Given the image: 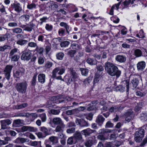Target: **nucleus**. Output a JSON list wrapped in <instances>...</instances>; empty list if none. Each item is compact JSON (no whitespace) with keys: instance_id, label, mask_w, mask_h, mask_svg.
I'll list each match as a JSON object with an SVG mask.
<instances>
[{"instance_id":"nucleus-1","label":"nucleus","mask_w":147,"mask_h":147,"mask_svg":"<svg viewBox=\"0 0 147 147\" xmlns=\"http://www.w3.org/2000/svg\"><path fill=\"white\" fill-rule=\"evenodd\" d=\"M105 70L110 76H116L119 77L121 75V71L119 70L117 67L112 63L107 62L105 64Z\"/></svg>"},{"instance_id":"nucleus-2","label":"nucleus","mask_w":147,"mask_h":147,"mask_svg":"<svg viewBox=\"0 0 147 147\" xmlns=\"http://www.w3.org/2000/svg\"><path fill=\"white\" fill-rule=\"evenodd\" d=\"M145 130L144 129L139 128L136 131L135 136V140L137 142H140L143 138Z\"/></svg>"},{"instance_id":"nucleus-3","label":"nucleus","mask_w":147,"mask_h":147,"mask_svg":"<svg viewBox=\"0 0 147 147\" xmlns=\"http://www.w3.org/2000/svg\"><path fill=\"white\" fill-rule=\"evenodd\" d=\"M65 68L63 67H59L55 68L52 71V75L51 77L55 78L56 77L57 74L59 75H62L65 72Z\"/></svg>"},{"instance_id":"nucleus-4","label":"nucleus","mask_w":147,"mask_h":147,"mask_svg":"<svg viewBox=\"0 0 147 147\" xmlns=\"http://www.w3.org/2000/svg\"><path fill=\"white\" fill-rule=\"evenodd\" d=\"M13 67V66L12 65H7L3 70L5 78L8 80H9L10 78V73Z\"/></svg>"},{"instance_id":"nucleus-5","label":"nucleus","mask_w":147,"mask_h":147,"mask_svg":"<svg viewBox=\"0 0 147 147\" xmlns=\"http://www.w3.org/2000/svg\"><path fill=\"white\" fill-rule=\"evenodd\" d=\"M140 77L139 76H134L133 78V79L131 80V85L132 86L133 88H136L139 82Z\"/></svg>"},{"instance_id":"nucleus-6","label":"nucleus","mask_w":147,"mask_h":147,"mask_svg":"<svg viewBox=\"0 0 147 147\" xmlns=\"http://www.w3.org/2000/svg\"><path fill=\"white\" fill-rule=\"evenodd\" d=\"M31 57V53L29 50L24 51L21 56V59L24 60L29 61Z\"/></svg>"},{"instance_id":"nucleus-7","label":"nucleus","mask_w":147,"mask_h":147,"mask_svg":"<svg viewBox=\"0 0 147 147\" xmlns=\"http://www.w3.org/2000/svg\"><path fill=\"white\" fill-rule=\"evenodd\" d=\"M69 73L70 76L69 77L68 82L70 83L72 82L75 81V79L77 77V75L75 70L73 68L70 69Z\"/></svg>"},{"instance_id":"nucleus-8","label":"nucleus","mask_w":147,"mask_h":147,"mask_svg":"<svg viewBox=\"0 0 147 147\" xmlns=\"http://www.w3.org/2000/svg\"><path fill=\"white\" fill-rule=\"evenodd\" d=\"M75 122L77 125L81 127H87L88 125V123L83 119H76Z\"/></svg>"},{"instance_id":"nucleus-9","label":"nucleus","mask_w":147,"mask_h":147,"mask_svg":"<svg viewBox=\"0 0 147 147\" xmlns=\"http://www.w3.org/2000/svg\"><path fill=\"white\" fill-rule=\"evenodd\" d=\"M1 128L2 129H5L8 128V126L11 123V121L9 119L1 120L0 121Z\"/></svg>"},{"instance_id":"nucleus-10","label":"nucleus","mask_w":147,"mask_h":147,"mask_svg":"<svg viewBox=\"0 0 147 147\" xmlns=\"http://www.w3.org/2000/svg\"><path fill=\"white\" fill-rule=\"evenodd\" d=\"M73 137L76 142H80L83 141L82 136L80 132L76 131L74 134Z\"/></svg>"},{"instance_id":"nucleus-11","label":"nucleus","mask_w":147,"mask_h":147,"mask_svg":"<svg viewBox=\"0 0 147 147\" xmlns=\"http://www.w3.org/2000/svg\"><path fill=\"white\" fill-rule=\"evenodd\" d=\"M95 130H92L90 128H88L82 131V133L83 135L85 136V137L90 136L91 134L95 132Z\"/></svg>"},{"instance_id":"nucleus-12","label":"nucleus","mask_w":147,"mask_h":147,"mask_svg":"<svg viewBox=\"0 0 147 147\" xmlns=\"http://www.w3.org/2000/svg\"><path fill=\"white\" fill-rule=\"evenodd\" d=\"M115 59L117 62L120 63H123L126 61V57L125 55H118L116 57Z\"/></svg>"},{"instance_id":"nucleus-13","label":"nucleus","mask_w":147,"mask_h":147,"mask_svg":"<svg viewBox=\"0 0 147 147\" xmlns=\"http://www.w3.org/2000/svg\"><path fill=\"white\" fill-rule=\"evenodd\" d=\"M27 88V84L26 82L20 83L19 84V92L22 94L25 93Z\"/></svg>"},{"instance_id":"nucleus-14","label":"nucleus","mask_w":147,"mask_h":147,"mask_svg":"<svg viewBox=\"0 0 147 147\" xmlns=\"http://www.w3.org/2000/svg\"><path fill=\"white\" fill-rule=\"evenodd\" d=\"M146 63L144 61H141L138 62L137 64L138 69L142 71L145 68Z\"/></svg>"},{"instance_id":"nucleus-15","label":"nucleus","mask_w":147,"mask_h":147,"mask_svg":"<svg viewBox=\"0 0 147 147\" xmlns=\"http://www.w3.org/2000/svg\"><path fill=\"white\" fill-rule=\"evenodd\" d=\"M102 76L101 75L100 73L97 71L94 76V84L97 83L99 81L100 79L101 78Z\"/></svg>"},{"instance_id":"nucleus-16","label":"nucleus","mask_w":147,"mask_h":147,"mask_svg":"<svg viewBox=\"0 0 147 147\" xmlns=\"http://www.w3.org/2000/svg\"><path fill=\"white\" fill-rule=\"evenodd\" d=\"M105 120L104 118L102 115H99L96 118V121L99 125H101Z\"/></svg>"},{"instance_id":"nucleus-17","label":"nucleus","mask_w":147,"mask_h":147,"mask_svg":"<svg viewBox=\"0 0 147 147\" xmlns=\"http://www.w3.org/2000/svg\"><path fill=\"white\" fill-rule=\"evenodd\" d=\"M50 142L52 143V145H55L58 142V139L57 137L55 136H52L50 137L49 139Z\"/></svg>"},{"instance_id":"nucleus-18","label":"nucleus","mask_w":147,"mask_h":147,"mask_svg":"<svg viewBox=\"0 0 147 147\" xmlns=\"http://www.w3.org/2000/svg\"><path fill=\"white\" fill-rule=\"evenodd\" d=\"M53 123L55 125H60L63 123L61 119L59 117H55L53 119Z\"/></svg>"},{"instance_id":"nucleus-19","label":"nucleus","mask_w":147,"mask_h":147,"mask_svg":"<svg viewBox=\"0 0 147 147\" xmlns=\"http://www.w3.org/2000/svg\"><path fill=\"white\" fill-rule=\"evenodd\" d=\"M65 125L64 123H62L57 125L55 130L56 132H62L63 131V129L65 127Z\"/></svg>"},{"instance_id":"nucleus-20","label":"nucleus","mask_w":147,"mask_h":147,"mask_svg":"<svg viewBox=\"0 0 147 147\" xmlns=\"http://www.w3.org/2000/svg\"><path fill=\"white\" fill-rule=\"evenodd\" d=\"M39 82L42 84L44 83L45 81V76L43 74H40L38 76Z\"/></svg>"},{"instance_id":"nucleus-21","label":"nucleus","mask_w":147,"mask_h":147,"mask_svg":"<svg viewBox=\"0 0 147 147\" xmlns=\"http://www.w3.org/2000/svg\"><path fill=\"white\" fill-rule=\"evenodd\" d=\"M90 65H95L97 63L96 60L93 59L89 58L86 61Z\"/></svg>"},{"instance_id":"nucleus-22","label":"nucleus","mask_w":147,"mask_h":147,"mask_svg":"<svg viewBox=\"0 0 147 147\" xmlns=\"http://www.w3.org/2000/svg\"><path fill=\"white\" fill-rule=\"evenodd\" d=\"M54 99H57L58 100V101L59 102L58 103H59L63 102L65 100H67L66 97H64L63 96H57L56 97H54Z\"/></svg>"},{"instance_id":"nucleus-23","label":"nucleus","mask_w":147,"mask_h":147,"mask_svg":"<svg viewBox=\"0 0 147 147\" xmlns=\"http://www.w3.org/2000/svg\"><path fill=\"white\" fill-rule=\"evenodd\" d=\"M141 120L143 122L147 120V114L145 113H142L141 114L140 117Z\"/></svg>"},{"instance_id":"nucleus-24","label":"nucleus","mask_w":147,"mask_h":147,"mask_svg":"<svg viewBox=\"0 0 147 147\" xmlns=\"http://www.w3.org/2000/svg\"><path fill=\"white\" fill-rule=\"evenodd\" d=\"M113 131V130L106 129H100L99 132L100 134H105L106 133H111Z\"/></svg>"},{"instance_id":"nucleus-25","label":"nucleus","mask_w":147,"mask_h":147,"mask_svg":"<svg viewBox=\"0 0 147 147\" xmlns=\"http://www.w3.org/2000/svg\"><path fill=\"white\" fill-rule=\"evenodd\" d=\"M76 141H75L74 138L73 136L71 137L68 138L67 140V144L71 145L72 144H74L76 143Z\"/></svg>"},{"instance_id":"nucleus-26","label":"nucleus","mask_w":147,"mask_h":147,"mask_svg":"<svg viewBox=\"0 0 147 147\" xmlns=\"http://www.w3.org/2000/svg\"><path fill=\"white\" fill-rule=\"evenodd\" d=\"M82 74L85 76H87L88 74L89 70L86 68H80V69Z\"/></svg>"},{"instance_id":"nucleus-27","label":"nucleus","mask_w":147,"mask_h":147,"mask_svg":"<svg viewBox=\"0 0 147 147\" xmlns=\"http://www.w3.org/2000/svg\"><path fill=\"white\" fill-rule=\"evenodd\" d=\"M142 53L141 51L139 49H136L134 51V55L137 57H141Z\"/></svg>"},{"instance_id":"nucleus-28","label":"nucleus","mask_w":147,"mask_h":147,"mask_svg":"<svg viewBox=\"0 0 147 147\" xmlns=\"http://www.w3.org/2000/svg\"><path fill=\"white\" fill-rule=\"evenodd\" d=\"M64 56V54L63 52H60L56 54V57L57 59L62 60Z\"/></svg>"},{"instance_id":"nucleus-29","label":"nucleus","mask_w":147,"mask_h":147,"mask_svg":"<svg viewBox=\"0 0 147 147\" xmlns=\"http://www.w3.org/2000/svg\"><path fill=\"white\" fill-rule=\"evenodd\" d=\"M29 18V16L27 15H24L22 16L20 18V20L21 21H26L28 20Z\"/></svg>"},{"instance_id":"nucleus-30","label":"nucleus","mask_w":147,"mask_h":147,"mask_svg":"<svg viewBox=\"0 0 147 147\" xmlns=\"http://www.w3.org/2000/svg\"><path fill=\"white\" fill-rule=\"evenodd\" d=\"M93 141L92 140L89 139L87 140L85 143V145L87 147H91L93 144Z\"/></svg>"},{"instance_id":"nucleus-31","label":"nucleus","mask_w":147,"mask_h":147,"mask_svg":"<svg viewBox=\"0 0 147 147\" xmlns=\"http://www.w3.org/2000/svg\"><path fill=\"white\" fill-rule=\"evenodd\" d=\"M71 46L73 49L77 50L79 49H80V45L78 43H73L71 44Z\"/></svg>"},{"instance_id":"nucleus-32","label":"nucleus","mask_w":147,"mask_h":147,"mask_svg":"<svg viewBox=\"0 0 147 147\" xmlns=\"http://www.w3.org/2000/svg\"><path fill=\"white\" fill-rule=\"evenodd\" d=\"M92 80V77H89L84 80L83 83L85 85L88 84L91 82Z\"/></svg>"},{"instance_id":"nucleus-33","label":"nucleus","mask_w":147,"mask_h":147,"mask_svg":"<svg viewBox=\"0 0 147 147\" xmlns=\"http://www.w3.org/2000/svg\"><path fill=\"white\" fill-rule=\"evenodd\" d=\"M125 117H131L133 115V112L131 110H128L124 114Z\"/></svg>"},{"instance_id":"nucleus-34","label":"nucleus","mask_w":147,"mask_h":147,"mask_svg":"<svg viewBox=\"0 0 147 147\" xmlns=\"http://www.w3.org/2000/svg\"><path fill=\"white\" fill-rule=\"evenodd\" d=\"M144 103L143 102H140L137 104L135 108V110L136 111H138L142 108Z\"/></svg>"},{"instance_id":"nucleus-35","label":"nucleus","mask_w":147,"mask_h":147,"mask_svg":"<svg viewBox=\"0 0 147 147\" xmlns=\"http://www.w3.org/2000/svg\"><path fill=\"white\" fill-rule=\"evenodd\" d=\"M70 42L67 41H65L60 43V45L61 47H67L69 45Z\"/></svg>"},{"instance_id":"nucleus-36","label":"nucleus","mask_w":147,"mask_h":147,"mask_svg":"<svg viewBox=\"0 0 147 147\" xmlns=\"http://www.w3.org/2000/svg\"><path fill=\"white\" fill-rule=\"evenodd\" d=\"M40 130L41 131L44 133L45 135V136H46L47 135H49V134L48 132V129L45 127H41L40 128Z\"/></svg>"},{"instance_id":"nucleus-37","label":"nucleus","mask_w":147,"mask_h":147,"mask_svg":"<svg viewBox=\"0 0 147 147\" xmlns=\"http://www.w3.org/2000/svg\"><path fill=\"white\" fill-rule=\"evenodd\" d=\"M76 53V51L75 50H71L67 52V55L72 57H74Z\"/></svg>"},{"instance_id":"nucleus-38","label":"nucleus","mask_w":147,"mask_h":147,"mask_svg":"<svg viewBox=\"0 0 147 147\" xmlns=\"http://www.w3.org/2000/svg\"><path fill=\"white\" fill-rule=\"evenodd\" d=\"M60 112L59 109H53L51 110V113L53 115H57L59 114Z\"/></svg>"},{"instance_id":"nucleus-39","label":"nucleus","mask_w":147,"mask_h":147,"mask_svg":"<svg viewBox=\"0 0 147 147\" xmlns=\"http://www.w3.org/2000/svg\"><path fill=\"white\" fill-rule=\"evenodd\" d=\"M36 51L39 54H42L44 51V49L43 47H37Z\"/></svg>"},{"instance_id":"nucleus-40","label":"nucleus","mask_w":147,"mask_h":147,"mask_svg":"<svg viewBox=\"0 0 147 147\" xmlns=\"http://www.w3.org/2000/svg\"><path fill=\"white\" fill-rule=\"evenodd\" d=\"M75 109L69 110L66 111L65 113L66 115H69L74 114L76 113Z\"/></svg>"},{"instance_id":"nucleus-41","label":"nucleus","mask_w":147,"mask_h":147,"mask_svg":"<svg viewBox=\"0 0 147 147\" xmlns=\"http://www.w3.org/2000/svg\"><path fill=\"white\" fill-rule=\"evenodd\" d=\"M49 7L51 9L53 10H55L58 7V5L57 4L52 3L51 4L50 6H49Z\"/></svg>"},{"instance_id":"nucleus-42","label":"nucleus","mask_w":147,"mask_h":147,"mask_svg":"<svg viewBox=\"0 0 147 147\" xmlns=\"http://www.w3.org/2000/svg\"><path fill=\"white\" fill-rule=\"evenodd\" d=\"M119 107L117 106H115L111 107L109 109V112H113L114 111H116L119 109Z\"/></svg>"},{"instance_id":"nucleus-43","label":"nucleus","mask_w":147,"mask_h":147,"mask_svg":"<svg viewBox=\"0 0 147 147\" xmlns=\"http://www.w3.org/2000/svg\"><path fill=\"white\" fill-rule=\"evenodd\" d=\"M39 116L40 117L42 122H45L46 121L47 118L46 114L45 113L40 115Z\"/></svg>"},{"instance_id":"nucleus-44","label":"nucleus","mask_w":147,"mask_h":147,"mask_svg":"<svg viewBox=\"0 0 147 147\" xmlns=\"http://www.w3.org/2000/svg\"><path fill=\"white\" fill-rule=\"evenodd\" d=\"M124 86L126 87V91L127 92L128 91L129 87V81L127 80L124 81L123 82Z\"/></svg>"},{"instance_id":"nucleus-45","label":"nucleus","mask_w":147,"mask_h":147,"mask_svg":"<svg viewBox=\"0 0 147 147\" xmlns=\"http://www.w3.org/2000/svg\"><path fill=\"white\" fill-rule=\"evenodd\" d=\"M113 127V124L110 121H109L106 123L105 127L106 128H111Z\"/></svg>"},{"instance_id":"nucleus-46","label":"nucleus","mask_w":147,"mask_h":147,"mask_svg":"<svg viewBox=\"0 0 147 147\" xmlns=\"http://www.w3.org/2000/svg\"><path fill=\"white\" fill-rule=\"evenodd\" d=\"M117 137V136L115 133L111 134L110 136V139L111 140H114L116 139Z\"/></svg>"},{"instance_id":"nucleus-47","label":"nucleus","mask_w":147,"mask_h":147,"mask_svg":"<svg viewBox=\"0 0 147 147\" xmlns=\"http://www.w3.org/2000/svg\"><path fill=\"white\" fill-rule=\"evenodd\" d=\"M44 59L42 57H40L38 58V63L39 65H42L44 62Z\"/></svg>"},{"instance_id":"nucleus-48","label":"nucleus","mask_w":147,"mask_h":147,"mask_svg":"<svg viewBox=\"0 0 147 147\" xmlns=\"http://www.w3.org/2000/svg\"><path fill=\"white\" fill-rule=\"evenodd\" d=\"M7 37V34H6L3 35H0V42H2L5 40Z\"/></svg>"},{"instance_id":"nucleus-49","label":"nucleus","mask_w":147,"mask_h":147,"mask_svg":"<svg viewBox=\"0 0 147 147\" xmlns=\"http://www.w3.org/2000/svg\"><path fill=\"white\" fill-rule=\"evenodd\" d=\"M37 129L33 127L28 126V131L30 132H36Z\"/></svg>"},{"instance_id":"nucleus-50","label":"nucleus","mask_w":147,"mask_h":147,"mask_svg":"<svg viewBox=\"0 0 147 147\" xmlns=\"http://www.w3.org/2000/svg\"><path fill=\"white\" fill-rule=\"evenodd\" d=\"M45 28L47 30L49 31L52 30L53 29V26L51 25L47 24L46 25Z\"/></svg>"},{"instance_id":"nucleus-51","label":"nucleus","mask_w":147,"mask_h":147,"mask_svg":"<svg viewBox=\"0 0 147 147\" xmlns=\"http://www.w3.org/2000/svg\"><path fill=\"white\" fill-rule=\"evenodd\" d=\"M125 88L123 86L120 85L117 87V90L121 92H123L125 90Z\"/></svg>"},{"instance_id":"nucleus-52","label":"nucleus","mask_w":147,"mask_h":147,"mask_svg":"<svg viewBox=\"0 0 147 147\" xmlns=\"http://www.w3.org/2000/svg\"><path fill=\"white\" fill-rule=\"evenodd\" d=\"M75 131V128L72 127L70 129H67L66 130V132L68 134H71L74 133Z\"/></svg>"},{"instance_id":"nucleus-53","label":"nucleus","mask_w":147,"mask_h":147,"mask_svg":"<svg viewBox=\"0 0 147 147\" xmlns=\"http://www.w3.org/2000/svg\"><path fill=\"white\" fill-rule=\"evenodd\" d=\"M36 76L37 75H35L33 77L32 79L31 82V85L32 86H34L36 84Z\"/></svg>"},{"instance_id":"nucleus-54","label":"nucleus","mask_w":147,"mask_h":147,"mask_svg":"<svg viewBox=\"0 0 147 147\" xmlns=\"http://www.w3.org/2000/svg\"><path fill=\"white\" fill-rule=\"evenodd\" d=\"M28 42V41L27 40L20 39L19 40V45H23L26 44Z\"/></svg>"},{"instance_id":"nucleus-55","label":"nucleus","mask_w":147,"mask_h":147,"mask_svg":"<svg viewBox=\"0 0 147 147\" xmlns=\"http://www.w3.org/2000/svg\"><path fill=\"white\" fill-rule=\"evenodd\" d=\"M18 51V49L16 48L11 50L9 53V56H12L15 53L17 52Z\"/></svg>"},{"instance_id":"nucleus-56","label":"nucleus","mask_w":147,"mask_h":147,"mask_svg":"<svg viewBox=\"0 0 147 147\" xmlns=\"http://www.w3.org/2000/svg\"><path fill=\"white\" fill-rule=\"evenodd\" d=\"M35 7L36 5L34 3H31L30 4H28L27 6L28 9H32L33 8H34Z\"/></svg>"},{"instance_id":"nucleus-57","label":"nucleus","mask_w":147,"mask_h":147,"mask_svg":"<svg viewBox=\"0 0 147 147\" xmlns=\"http://www.w3.org/2000/svg\"><path fill=\"white\" fill-rule=\"evenodd\" d=\"M65 30L64 29L61 28L58 31L59 34L61 36H63L65 34Z\"/></svg>"},{"instance_id":"nucleus-58","label":"nucleus","mask_w":147,"mask_h":147,"mask_svg":"<svg viewBox=\"0 0 147 147\" xmlns=\"http://www.w3.org/2000/svg\"><path fill=\"white\" fill-rule=\"evenodd\" d=\"M97 138L98 139H100L101 140H105L107 139V138L103 135L102 134L98 135L97 136Z\"/></svg>"},{"instance_id":"nucleus-59","label":"nucleus","mask_w":147,"mask_h":147,"mask_svg":"<svg viewBox=\"0 0 147 147\" xmlns=\"http://www.w3.org/2000/svg\"><path fill=\"white\" fill-rule=\"evenodd\" d=\"M97 69L98 71H99L98 72H99L101 74V72L102 71H103L104 70V68L101 65H98L97 66Z\"/></svg>"},{"instance_id":"nucleus-60","label":"nucleus","mask_w":147,"mask_h":147,"mask_svg":"<svg viewBox=\"0 0 147 147\" xmlns=\"http://www.w3.org/2000/svg\"><path fill=\"white\" fill-rule=\"evenodd\" d=\"M136 94L137 96L141 97L144 96L146 94V93H145L142 92L140 91H138L136 92Z\"/></svg>"},{"instance_id":"nucleus-61","label":"nucleus","mask_w":147,"mask_h":147,"mask_svg":"<svg viewBox=\"0 0 147 147\" xmlns=\"http://www.w3.org/2000/svg\"><path fill=\"white\" fill-rule=\"evenodd\" d=\"M67 126L68 127H75L76 126V125L75 123L73 122H70L67 124Z\"/></svg>"},{"instance_id":"nucleus-62","label":"nucleus","mask_w":147,"mask_h":147,"mask_svg":"<svg viewBox=\"0 0 147 147\" xmlns=\"http://www.w3.org/2000/svg\"><path fill=\"white\" fill-rule=\"evenodd\" d=\"M28 45L31 47H34L37 46L36 43L33 42H31L29 43L28 44Z\"/></svg>"},{"instance_id":"nucleus-63","label":"nucleus","mask_w":147,"mask_h":147,"mask_svg":"<svg viewBox=\"0 0 147 147\" xmlns=\"http://www.w3.org/2000/svg\"><path fill=\"white\" fill-rule=\"evenodd\" d=\"M92 114L90 113L88 114L86 118L87 119L91 121L92 119Z\"/></svg>"},{"instance_id":"nucleus-64","label":"nucleus","mask_w":147,"mask_h":147,"mask_svg":"<svg viewBox=\"0 0 147 147\" xmlns=\"http://www.w3.org/2000/svg\"><path fill=\"white\" fill-rule=\"evenodd\" d=\"M21 131L24 132L28 131V126H23L20 129Z\"/></svg>"}]
</instances>
